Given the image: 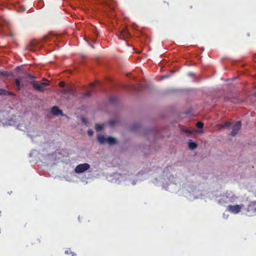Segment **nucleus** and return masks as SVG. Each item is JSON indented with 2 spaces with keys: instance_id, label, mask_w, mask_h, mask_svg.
I'll return each mask as SVG.
<instances>
[{
  "instance_id": "nucleus-1",
  "label": "nucleus",
  "mask_w": 256,
  "mask_h": 256,
  "mask_svg": "<svg viewBox=\"0 0 256 256\" xmlns=\"http://www.w3.org/2000/svg\"><path fill=\"white\" fill-rule=\"evenodd\" d=\"M33 88L40 92H44V86L49 85L48 82H40L38 81H32L30 82Z\"/></svg>"
},
{
  "instance_id": "nucleus-2",
  "label": "nucleus",
  "mask_w": 256,
  "mask_h": 256,
  "mask_svg": "<svg viewBox=\"0 0 256 256\" xmlns=\"http://www.w3.org/2000/svg\"><path fill=\"white\" fill-rule=\"evenodd\" d=\"M90 168V165L88 164L84 163L78 164L74 169V172L76 174L82 173Z\"/></svg>"
},
{
  "instance_id": "nucleus-3",
  "label": "nucleus",
  "mask_w": 256,
  "mask_h": 256,
  "mask_svg": "<svg viewBox=\"0 0 256 256\" xmlns=\"http://www.w3.org/2000/svg\"><path fill=\"white\" fill-rule=\"evenodd\" d=\"M243 205H229L227 206V210L233 214H238L240 212Z\"/></svg>"
},
{
  "instance_id": "nucleus-4",
  "label": "nucleus",
  "mask_w": 256,
  "mask_h": 256,
  "mask_svg": "<svg viewBox=\"0 0 256 256\" xmlns=\"http://www.w3.org/2000/svg\"><path fill=\"white\" fill-rule=\"evenodd\" d=\"M240 127L241 122L240 121L236 122L232 126V129L230 135L232 136H235L238 134Z\"/></svg>"
},
{
  "instance_id": "nucleus-5",
  "label": "nucleus",
  "mask_w": 256,
  "mask_h": 256,
  "mask_svg": "<svg viewBox=\"0 0 256 256\" xmlns=\"http://www.w3.org/2000/svg\"><path fill=\"white\" fill-rule=\"evenodd\" d=\"M120 34V37L118 38L120 39H126L130 38V34L129 32L126 28H124L121 31Z\"/></svg>"
},
{
  "instance_id": "nucleus-6",
  "label": "nucleus",
  "mask_w": 256,
  "mask_h": 256,
  "mask_svg": "<svg viewBox=\"0 0 256 256\" xmlns=\"http://www.w3.org/2000/svg\"><path fill=\"white\" fill-rule=\"evenodd\" d=\"M51 112L54 116H59L62 114V112L57 106H54L52 108Z\"/></svg>"
},
{
  "instance_id": "nucleus-7",
  "label": "nucleus",
  "mask_w": 256,
  "mask_h": 256,
  "mask_svg": "<svg viewBox=\"0 0 256 256\" xmlns=\"http://www.w3.org/2000/svg\"><path fill=\"white\" fill-rule=\"evenodd\" d=\"M74 88L72 86H69L66 89L63 90L61 92L64 94H72L73 92Z\"/></svg>"
},
{
  "instance_id": "nucleus-8",
  "label": "nucleus",
  "mask_w": 256,
  "mask_h": 256,
  "mask_svg": "<svg viewBox=\"0 0 256 256\" xmlns=\"http://www.w3.org/2000/svg\"><path fill=\"white\" fill-rule=\"evenodd\" d=\"M15 83L16 86V88L18 90H20L22 88H24V85L20 84V80L19 78H16L15 80Z\"/></svg>"
},
{
  "instance_id": "nucleus-9",
  "label": "nucleus",
  "mask_w": 256,
  "mask_h": 256,
  "mask_svg": "<svg viewBox=\"0 0 256 256\" xmlns=\"http://www.w3.org/2000/svg\"><path fill=\"white\" fill-rule=\"evenodd\" d=\"M107 138H105L103 136H98V140L100 144H103L105 142H106Z\"/></svg>"
},
{
  "instance_id": "nucleus-10",
  "label": "nucleus",
  "mask_w": 256,
  "mask_h": 256,
  "mask_svg": "<svg viewBox=\"0 0 256 256\" xmlns=\"http://www.w3.org/2000/svg\"><path fill=\"white\" fill-rule=\"evenodd\" d=\"M197 146L198 145L196 142H192V140H190L188 142V147L190 150H194L196 148Z\"/></svg>"
},
{
  "instance_id": "nucleus-11",
  "label": "nucleus",
  "mask_w": 256,
  "mask_h": 256,
  "mask_svg": "<svg viewBox=\"0 0 256 256\" xmlns=\"http://www.w3.org/2000/svg\"><path fill=\"white\" fill-rule=\"evenodd\" d=\"M38 42L36 40H34L30 42L29 45L28 46L27 48L30 50H33L32 48H31V46H34L37 44Z\"/></svg>"
},
{
  "instance_id": "nucleus-12",
  "label": "nucleus",
  "mask_w": 256,
  "mask_h": 256,
  "mask_svg": "<svg viewBox=\"0 0 256 256\" xmlns=\"http://www.w3.org/2000/svg\"><path fill=\"white\" fill-rule=\"evenodd\" d=\"M106 142H108L110 144H112L116 142V140L112 137L107 138Z\"/></svg>"
},
{
  "instance_id": "nucleus-13",
  "label": "nucleus",
  "mask_w": 256,
  "mask_h": 256,
  "mask_svg": "<svg viewBox=\"0 0 256 256\" xmlns=\"http://www.w3.org/2000/svg\"><path fill=\"white\" fill-rule=\"evenodd\" d=\"M64 253L66 254H70L72 256H76V254L74 252L72 251L70 248L66 250Z\"/></svg>"
},
{
  "instance_id": "nucleus-14",
  "label": "nucleus",
  "mask_w": 256,
  "mask_h": 256,
  "mask_svg": "<svg viewBox=\"0 0 256 256\" xmlns=\"http://www.w3.org/2000/svg\"><path fill=\"white\" fill-rule=\"evenodd\" d=\"M104 128V124H96V126H95V128H96V131L101 130H102Z\"/></svg>"
},
{
  "instance_id": "nucleus-15",
  "label": "nucleus",
  "mask_w": 256,
  "mask_h": 256,
  "mask_svg": "<svg viewBox=\"0 0 256 256\" xmlns=\"http://www.w3.org/2000/svg\"><path fill=\"white\" fill-rule=\"evenodd\" d=\"M16 122L14 120L11 118L10 120H8V122H6V124L9 126H12L16 124Z\"/></svg>"
},
{
  "instance_id": "nucleus-16",
  "label": "nucleus",
  "mask_w": 256,
  "mask_h": 256,
  "mask_svg": "<svg viewBox=\"0 0 256 256\" xmlns=\"http://www.w3.org/2000/svg\"><path fill=\"white\" fill-rule=\"evenodd\" d=\"M23 74H24V75H26L27 77L30 78L34 79L36 78V76H34L33 75H32L30 74H28L26 72H24Z\"/></svg>"
},
{
  "instance_id": "nucleus-17",
  "label": "nucleus",
  "mask_w": 256,
  "mask_h": 256,
  "mask_svg": "<svg viewBox=\"0 0 256 256\" xmlns=\"http://www.w3.org/2000/svg\"><path fill=\"white\" fill-rule=\"evenodd\" d=\"M196 126L199 128H202L204 126V124L202 122H198L196 123Z\"/></svg>"
},
{
  "instance_id": "nucleus-18",
  "label": "nucleus",
  "mask_w": 256,
  "mask_h": 256,
  "mask_svg": "<svg viewBox=\"0 0 256 256\" xmlns=\"http://www.w3.org/2000/svg\"><path fill=\"white\" fill-rule=\"evenodd\" d=\"M231 124L230 122H225L222 124V126L228 128L231 126Z\"/></svg>"
},
{
  "instance_id": "nucleus-19",
  "label": "nucleus",
  "mask_w": 256,
  "mask_h": 256,
  "mask_svg": "<svg viewBox=\"0 0 256 256\" xmlns=\"http://www.w3.org/2000/svg\"><path fill=\"white\" fill-rule=\"evenodd\" d=\"M109 101L110 103L114 104L116 101V98L115 97H110L109 99Z\"/></svg>"
},
{
  "instance_id": "nucleus-20",
  "label": "nucleus",
  "mask_w": 256,
  "mask_h": 256,
  "mask_svg": "<svg viewBox=\"0 0 256 256\" xmlns=\"http://www.w3.org/2000/svg\"><path fill=\"white\" fill-rule=\"evenodd\" d=\"M0 75L4 76H6V77L8 76H9V74L7 72H0Z\"/></svg>"
},
{
  "instance_id": "nucleus-21",
  "label": "nucleus",
  "mask_w": 256,
  "mask_h": 256,
  "mask_svg": "<svg viewBox=\"0 0 256 256\" xmlns=\"http://www.w3.org/2000/svg\"><path fill=\"white\" fill-rule=\"evenodd\" d=\"M58 85H59V86L60 87L63 88V87H64L65 86L66 84H65L64 82L62 81V82H59Z\"/></svg>"
},
{
  "instance_id": "nucleus-22",
  "label": "nucleus",
  "mask_w": 256,
  "mask_h": 256,
  "mask_svg": "<svg viewBox=\"0 0 256 256\" xmlns=\"http://www.w3.org/2000/svg\"><path fill=\"white\" fill-rule=\"evenodd\" d=\"M88 134L90 136H92L94 134V132L92 130L90 129L88 132Z\"/></svg>"
},
{
  "instance_id": "nucleus-23",
  "label": "nucleus",
  "mask_w": 256,
  "mask_h": 256,
  "mask_svg": "<svg viewBox=\"0 0 256 256\" xmlns=\"http://www.w3.org/2000/svg\"><path fill=\"white\" fill-rule=\"evenodd\" d=\"M116 123V120H110V121L109 122V124L110 126H112L114 124H115Z\"/></svg>"
},
{
  "instance_id": "nucleus-24",
  "label": "nucleus",
  "mask_w": 256,
  "mask_h": 256,
  "mask_svg": "<svg viewBox=\"0 0 256 256\" xmlns=\"http://www.w3.org/2000/svg\"><path fill=\"white\" fill-rule=\"evenodd\" d=\"M182 130L186 132H187V133H190V130H188V128H184Z\"/></svg>"
},
{
  "instance_id": "nucleus-25",
  "label": "nucleus",
  "mask_w": 256,
  "mask_h": 256,
  "mask_svg": "<svg viewBox=\"0 0 256 256\" xmlns=\"http://www.w3.org/2000/svg\"><path fill=\"white\" fill-rule=\"evenodd\" d=\"M90 92H88L85 94H84V97H88V96H90Z\"/></svg>"
},
{
  "instance_id": "nucleus-26",
  "label": "nucleus",
  "mask_w": 256,
  "mask_h": 256,
  "mask_svg": "<svg viewBox=\"0 0 256 256\" xmlns=\"http://www.w3.org/2000/svg\"><path fill=\"white\" fill-rule=\"evenodd\" d=\"M16 70L19 72L22 70V66H18L16 68Z\"/></svg>"
},
{
  "instance_id": "nucleus-27",
  "label": "nucleus",
  "mask_w": 256,
  "mask_h": 256,
  "mask_svg": "<svg viewBox=\"0 0 256 256\" xmlns=\"http://www.w3.org/2000/svg\"><path fill=\"white\" fill-rule=\"evenodd\" d=\"M6 91L4 90H0V94H5Z\"/></svg>"
},
{
  "instance_id": "nucleus-28",
  "label": "nucleus",
  "mask_w": 256,
  "mask_h": 256,
  "mask_svg": "<svg viewBox=\"0 0 256 256\" xmlns=\"http://www.w3.org/2000/svg\"><path fill=\"white\" fill-rule=\"evenodd\" d=\"M24 76H20V77L19 79L20 80V81H22L24 79Z\"/></svg>"
},
{
  "instance_id": "nucleus-29",
  "label": "nucleus",
  "mask_w": 256,
  "mask_h": 256,
  "mask_svg": "<svg viewBox=\"0 0 256 256\" xmlns=\"http://www.w3.org/2000/svg\"><path fill=\"white\" fill-rule=\"evenodd\" d=\"M168 76H163L162 77V78H168Z\"/></svg>"
},
{
  "instance_id": "nucleus-30",
  "label": "nucleus",
  "mask_w": 256,
  "mask_h": 256,
  "mask_svg": "<svg viewBox=\"0 0 256 256\" xmlns=\"http://www.w3.org/2000/svg\"><path fill=\"white\" fill-rule=\"evenodd\" d=\"M82 121H83L84 122H85V120H84V118H83V119H82Z\"/></svg>"
}]
</instances>
